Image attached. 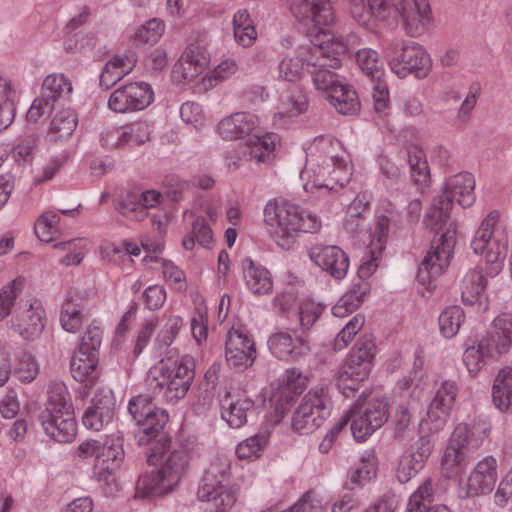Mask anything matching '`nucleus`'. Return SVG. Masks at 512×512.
<instances>
[{
    "label": "nucleus",
    "instance_id": "nucleus-1",
    "mask_svg": "<svg viewBox=\"0 0 512 512\" xmlns=\"http://www.w3.org/2000/svg\"><path fill=\"white\" fill-rule=\"evenodd\" d=\"M288 0L290 12L300 22H311L313 28L308 32L315 53L308 59L309 64L329 65L337 68L342 59L349 54L347 40L339 33L329 29L335 22L331 3L336 0Z\"/></svg>",
    "mask_w": 512,
    "mask_h": 512
},
{
    "label": "nucleus",
    "instance_id": "nucleus-2",
    "mask_svg": "<svg viewBox=\"0 0 512 512\" xmlns=\"http://www.w3.org/2000/svg\"><path fill=\"white\" fill-rule=\"evenodd\" d=\"M353 166L341 143L329 136L316 138L306 150V164L300 173L303 189L324 194L343 188L351 179Z\"/></svg>",
    "mask_w": 512,
    "mask_h": 512
},
{
    "label": "nucleus",
    "instance_id": "nucleus-3",
    "mask_svg": "<svg viewBox=\"0 0 512 512\" xmlns=\"http://www.w3.org/2000/svg\"><path fill=\"white\" fill-rule=\"evenodd\" d=\"M451 201L438 196L429 208L424 224L435 231L429 251L422 260L417 279L427 290H433L435 280L449 267L456 244V224L450 220Z\"/></svg>",
    "mask_w": 512,
    "mask_h": 512
},
{
    "label": "nucleus",
    "instance_id": "nucleus-4",
    "mask_svg": "<svg viewBox=\"0 0 512 512\" xmlns=\"http://www.w3.org/2000/svg\"><path fill=\"white\" fill-rule=\"evenodd\" d=\"M263 216L270 233L283 248L290 247L296 233H316L322 227L319 216L286 200H270Z\"/></svg>",
    "mask_w": 512,
    "mask_h": 512
},
{
    "label": "nucleus",
    "instance_id": "nucleus-5",
    "mask_svg": "<svg viewBox=\"0 0 512 512\" xmlns=\"http://www.w3.org/2000/svg\"><path fill=\"white\" fill-rule=\"evenodd\" d=\"M491 427L482 420L457 424L441 458V471L446 478L458 477L467 466L470 454L489 436Z\"/></svg>",
    "mask_w": 512,
    "mask_h": 512
},
{
    "label": "nucleus",
    "instance_id": "nucleus-6",
    "mask_svg": "<svg viewBox=\"0 0 512 512\" xmlns=\"http://www.w3.org/2000/svg\"><path fill=\"white\" fill-rule=\"evenodd\" d=\"M491 427L482 420L457 424L441 458V471L446 478L458 477L467 466L470 454L489 436Z\"/></svg>",
    "mask_w": 512,
    "mask_h": 512
},
{
    "label": "nucleus",
    "instance_id": "nucleus-7",
    "mask_svg": "<svg viewBox=\"0 0 512 512\" xmlns=\"http://www.w3.org/2000/svg\"><path fill=\"white\" fill-rule=\"evenodd\" d=\"M231 460L224 456L214 457L199 483L197 498L210 504L212 512H227L237 502L239 488L229 485Z\"/></svg>",
    "mask_w": 512,
    "mask_h": 512
},
{
    "label": "nucleus",
    "instance_id": "nucleus-8",
    "mask_svg": "<svg viewBox=\"0 0 512 512\" xmlns=\"http://www.w3.org/2000/svg\"><path fill=\"white\" fill-rule=\"evenodd\" d=\"M45 433L60 443L71 442L77 434L71 395L64 383L50 386L46 408L40 416Z\"/></svg>",
    "mask_w": 512,
    "mask_h": 512
},
{
    "label": "nucleus",
    "instance_id": "nucleus-9",
    "mask_svg": "<svg viewBox=\"0 0 512 512\" xmlns=\"http://www.w3.org/2000/svg\"><path fill=\"white\" fill-rule=\"evenodd\" d=\"M499 219L498 211L489 212L471 241V248L484 257L487 273L492 277L502 271L509 245L508 233L498 225Z\"/></svg>",
    "mask_w": 512,
    "mask_h": 512
},
{
    "label": "nucleus",
    "instance_id": "nucleus-10",
    "mask_svg": "<svg viewBox=\"0 0 512 512\" xmlns=\"http://www.w3.org/2000/svg\"><path fill=\"white\" fill-rule=\"evenodd\" d=\"M486 338L497 355L508 353L512 347V314L498 315ZM492 398L500 411L512 412V368L505 367L499 371L494 380Z\"/></svg>",
    "mask_w": 512,
    "mask_h": 512
},
{
    "label": "nucleus",
    "instance_id": "nucleus-11",
    "mask_svg": "<svg viewBox=\"0 0 512 512\" xmlns=\"http://www.w3.org/2000/svg\"><path fill=\"white\" fill-rule=\"evenodd\" d=\"M128 410L137 423L135 439L140 447H148L147 463L160 461V419L158 407L149 395L130 400Z\"/></svg>",
    "mask_w": 512,
    "mask_h": 512
},
{
    "label": "nucleus",
    "instance_id": "nucleus-12",
    "mask_svg": "<svg viewBox=\"0 0 512 512\" xmlns=\"http://www.w3.org/2000/svg\"><path fill=\"white\" fill-rule=\"evenodd\" d=\"M387 62L400 78L412 74L416 78H426L432 70V59L419 43L407 40H393L384 49Z\"/></svg>",
    "mask_w": 512,
    "mask_h": 512
},
{
    "label": "nucleus",
    "instance_id": "nucleus-13",
    "mask_svg": "<svg viewBox=\"0 0 512 512\" xmlns=\"http://www.w3.org/2000/svg\"><path fill=\"white\" fill-rule=\"evenodd\" d=\"M195 375V363L191 356L180 355L177 349L167 351L162 358V377L165 379L164 397L168 403H176L188 392Z\"/></svg>",
    "mask_w": 512,
    "mask_h": 512
},
{
    "label": "nucleus",
    "instance_id": "nucleus-14",
    "mask_svg": "<svg viewBox=\"0 0 512 512\" xmlns=\"http://www.w3.org/2000/svg\"><path fill=\"white\" fill-rule=\"evenodd\" d=\"M329 388L314 387L302 398L292 417V428L299 434H309L321 426L330 413Z\"/></svg>",
    "mask_w": 512,
    "mask_h": 512
},
{
    "label": "nucleus",
    "instance_id": "nucleus-15",
    "mask_svg": "<svg viewBox=\"0 0 512 512\" xmlns=\"http://www.w3.org/2000/svg\"><path fill=\"white\" fill-rule=\"evenodd\" d=\"M389 403L384 398L358 399L349 409L350 430L357 442L365 441L381 428L389 417Z\"/></svg>",
    "mask_w": 512,
    "mask_h": 512
},
{
    "label": "nucleus",
    "instance_id": "nucleus-16",
    "mask_svg": "<svg viewBox=\"0 0 512 512\" xmlns=\"http://www.w3.org/2000/svg\"><path fill=\"white\" fill-rule=\"evenodd\" d=\"M498 468V460L492 455L479 459L459 481V496L468 499L490 495L498 481Z\"/></svg>",
    "mask_w": 512,
    "mask_h": 512
},
{
    "label": "nucleus",
    "instance_id": "nucleus-17",
    "mask_svg": "<svg viewBox=\"0 0 512 512\" xmlns=\"http://www.w3.org/2000/svg\"><path fill=\"white\" fill-rule=\"evenodd\" d=\"M256 358V345L246 327L233 325L225 339L227 365L235 371L242 372L251 367Z\"/></svg>",
    "mask_w": 512,
    "mask_h": 512
},
{
    "label": "nucleus",
    "instance_id": "nucleus-18",
    "mask_svg": "<svg viewBox=\"0 0 512 512\" xmlns=\"http://www.w3.org/2000/svg\"><path fill=\"white\" fill-rule=\"evenodd\" d=\"M46 311L37 298L21 300L11 321V329L24 340L33 341L40 337L46 326Z\"/></svg>",
    "mask_w": 512,
    "mask_h": 512
},
{
    "label": "nucleus",
    "instance_id": "nucleus-19",
    "mask_svg": "<svg viewBox=\"0 0 512 512\" xmlns=\"http://www.w3.org/2000/svg\"><path fill=\"white\" fill-rule=\"evenodd\" d=\"M389 1L398 13L402 28L409 37H421L432 27L433 16L428 0Z\"/></svg>",
    "mask_w": 512,
    "mask_h": 512
},
{
    "label": "nucleus",
    "instance_id": "nucleus-20",
    "mask_svg": "<svg viewBox=\"0 0 512 512\" xmlns=\"http://www.w3.org/2000/svg\"><path fill=\"white\" fill-rule=\"evenodd\" d=\"M309 379L298 368L287 369L279 379L278 388L271 396V403L274 407V414L270 421L274 424L279 423L289 412L294 398L301 394Z\"/></svg>",
    "mask_w": 512,
    "mask_h": 512
},
{
    "label": "nucleus",
    "instance_id": "nucleus-21",
    "mask_svg": "<svg viewBox=\"0 0 512 512\" xmlns=\"http://www.w3.org/2000/svg\"><path fill=\"white\" fill-rule=\"evenodd\" d=\"M458 394L456 382L446 380L437 388L428 407L425 424L431 433H437L446 426Z\"/></svg>",
    "mask_w": 512,
    "mask_h": 512
},
{
    "label": "nucleus",
    "instance_id": "nucleus-22",
    "mask_svg": "<svg viewBox=\"0 0 512 512\" xmlns=\"http://www.w3.org/2000/svg\"><path fill=\"white\" fill-rule=\"evenodd\" d=\"M210 61V53L204 45L190 43L174 64L171 77L176 83L190 82L208 67Z\"/></svg>",
    "mask_w": 512,
    "mask_h": 512
},
{
    "label": "nucleus",
    "instance_id": "nucleus-23",
    "mask_svg": "<svg viewBox=\"0 0 512 512\" xmlns=\"http://www.w3.org/2000/svg\"><path fill=\"white\" fill-rule=\"evenodd\" d=\"M160 204V191L131 190L118 202V212L128 220L141 222L153 215Z\"/></svg>",
    "mask_w": 512,
    "mask_h": 512
},
{
    "label": "nucleus",
    "instance_id": "nucleus-24",
    "mask_svg": "<svg viewBox=\"0 0 512 512\" xmlns=\"http://www.w3.org/2000/svg\"><path fill=\"white\" fill-rule=\"evenodd\" d=\"M270 353L279 360L295 361L310 351V342L307 336L298 330L276 331L267 341Z\"/></svg>",
    "mask_w": 512,
    "mask_h": 512
},
{
    "label": "nucleus",
    "instance_id": "nucleus-25",
    "mask_svg": "<svg viewBox=\"0 0 512 512\" xmlns=\"http://www.w3.org/2000/svg\"><path fill=\"white\" fill-rule=\"evenodd\" d=\"M433 448L434 443L431 439L428 436H421L411 448L401 456L396 470L398 481L407 483L422 470Z\"/></svg>",
    "mask_w": 512,
    "mask_h": 512
},
{
    "label": "nucleus",
    "instance_id": "nucleus-26",
    "mask_svg": "<svg viewBox=\"0 0 512 512\" xmlns=\"http://www.w3.org/2000/svg\"><path fill=\"white\" fill-rule=\"evenodd\" d=\"M389 231V219L385 215L377 217L374 230L370 233L368 245V258L365 259L358 269L359 281H365L378 268L379 259L385 249Z\"/></svg>",
    "mask_w": 512,
    "mask_h": 512
},
{
    "label": "nucleus",
    "instance_id": "nucleus-27",
    "mask_svg": "<svg viewBox=\"0 0 512 512\" xmlns=\"http://www.w3.org/2000/svg\"><path fill=\"white\" fill-rule=\"evenodd\" d=\"M101 450L97 454L94 469L99 480H108L123 464L125 452L123 441L119 436H111L102 441Z\"/></svg>",
    "mask_w": 512,
    "mask_h": 512
},
{
    "label": "nucleus",
    "instance_id": "nucleus-28",
    "mask_svg": "<svg viewBox=\"0 0 512 512\" xmlns=\"http://www.w3.org/2000/svg\"><path fill=\"white\" fill-rule=\"evenodd\" d=\"M311 260L333 278L343 279L349 269V258L338 246H316L310 251Z\"/></svg>",
    "mask_w": 512,
    "mask_h": 512
},
{
    "label": "nucleus",
    "instance_id": "nucleus-29",
    "mask_svg": "<svg viewBox=\"0 0 512 512\" xmlns=\"http://www.w3.org/2000/svg\"><path fill=\"white\" fill-rule=\"evenodd\" d=\"M355 59L358 67L370 79L373 96H388V85L383 77V62L378 52L371 48H363L357 51Z\"/></svg>",
    "mask_w": 512,
    "mask_h": 512
},
{
    "label": "nucleus",
    "instance_id": "nucleus-30",
    "mask_svg": "<svg viewBox=\"0 0 512 512\" xmlns=\"http://www.w3.org/2000/svg\"><path fill=\"white\" fill-rule=\"evenodd\" d=\"M312 53H315V50L309 53L305 61L308 66L314 68V70L311 71L313 75L312 80L318 92L325 96H348L351 92L355 93L345 77L333 71L322 69V67L326 65L320 66L317 64L314 66L312 63L309 64L308 59ZM327 66L330 67L329 65Z\"/></svg>",
    "mask_w": 512,
    "mask_h": 512
},
{
    "label": "nucleus",
    "instance_id": "nucleus-31",
    "mask_svg": "<svg viewBox=\"0 0 512 512\" xmlns=\"http://www.w3.org/2000/svg\"><path fill=\"white\" fill-rule=\"evenodd\" d=\"M115 401L111 390L103 389L96 394L92 405L85 411L82 422L86 428L99 431L111 421L114 415Z\"/></svg>",
    "mask_w": 512,
    "mask_h": 512
},
{
    "label": "nucleus",
    "instance_id": "nucleus-32",
    "mask_svg": "<svg viewBox=\"0 0 512 512\" xmlns=\"http://www.w3.org/2000/svg\"><path fill=\"white\" fill-rule=\"evenodd\" d=\"M439 196L449 199L451 207H453L454 201L463 208L472 206L476 200L474 176L468 172L451 176L447 179Z\"/></svg>",
    "mask_w": 512,
    "mask_h": 512
},
{
    "label": "nucleus",
    "instance_id": "nucleus-33",
    "mask_svg": "<svg viewBox=\"0 0 512 512\" xmlns=\"http://www.w3.org/2000/svg\"><path fill=\"white\" fill-rule=\"evenodd\" d=\"M98 356L95 352L78 350L71 360L70 370L73 378L86 389L93 388L100 378Z\"/></svg>",
    "mask_w": 512,
    "mask_h": 512
},
{
    "label": "nucleus",
    "instance_id": "nucleus-34",
    "mask_svg": "<svg viewBox=\"0 0 512 512\" xmlns=\"http://www.w3.org/2000/svg\"><path fill=\"white\" fill-rule=\"evenodd\" d=\"M243 279L246 288L255 296L269 295L273 291V278L264 266L246 258L242 261Z\"/></svg>",
    "mask_w": 512,
    "mask_h": 512
},
{
    "label": "nucleus",
    "instance_id": "nucleus-35",
    "mask_svg": "<svg viewBox=\"0 0 512 512\" xmlns=\"http://www.w3.org/2000/svg\"><path fill=\"white\" fill-rule=\"evenodd\" d=\"M258 124L256 115L248 112H237L219 122L218 133L226 140L241 139L250 135Z\"/></svg>",
    "mask_w": 512,
    "mask_h": 512
},
{
    "label": "nucleus",
    "instance_id": "nucleus-36",
    "mask_svg": "<svg viewBox=\"0 0 512 512\" xmlns=\"http://www.w3.org/2000/svg\"><path fill=\"white\" fill-rule=\"evenodd\" d=\"M463 362L470 375L476 376L489 357L497 355L486 337H469L465 342Z\"/></svg>",
    "mask_w": 512,
    "mask_h": 512
},
{
    "label": "nucleus",
    "instance_id": "nucleus-37",
    "mask_svg": "<svg viewBox=\"0 0 512 512\" xmlns=\"http://www.w3.org/2000/svg\"><path fill=\"white\" fill-rule=\"evenodd\" d=\"M371 371V367L347 358L338 373V388L346 397L354 395L360 389L362 383L368 379Z\"/></svg>",
    "mask_w": 512,
    "mask_h": 512
},
{
    "label": "nucleus",
    "instance_id": "nucleus-38",
    "mask_svg": "<svg viewBox=\"0 0 512 512\" xmlns=\"http://www.w3.org/2000/svg\"><path fill=\"white\" fill-rule=\"evenodd\" d=\"M487 279L480 269H470L461 281V297L466 305H479L486 308Z\"/></svg>",
    "mask_w": 512,
    "mask_h": 512
},
{
    "label": "nucleus",
    "instance_id": "nucleus-39",
    "mask_svg": "<svg viewBox=\"0 0 512 512\" xmlns=\"http://www.w3.org/2000/svg\"><path fill=\"white\" fill-rule=\"evenodd\" d=\"M281 146V137L274 132L253 136L247 142L250 160L257 164H270Z\"/></svg>",
    "mask_w": 512,
    "mask_h": 512
},
{
    "label": "nucleus",
    "instance_id": "nucleus-40",
    "mask_svg": "<svg viewBox=\"0 0 512 512\" xmlns=\"http://www.w3.org/2000/svg\"><path fill=\"white\" fill-rule=\"evenodd\" d=\"M189 455L187 450H174L164 462H162V495L171 492L180 482V479L188 465Z\"/></svg>",
    "mask_w": 512,
    "mask_h": 512
},
{
    "label": "nucleus",
    "instance_id": "nucleus-41",
    "mask_svg": "<svg viewBox=\"0 0 512 512\" xmlns=\"http://www.w3.org/2000/svg\"><path fill=\"white\" fill-rule=\"evenodd\" d=\"M78 124V117L74 110L63 109L53 117L47 139L49 142L58 143L72 136Z\"/></svg>",
    "mask_w": 512,
    "mask_h": 512
},
{
    "label": "nucleus",
    "instance_id": "nucleus-42",
    "mask_svg": "<svg viewBox=\"0 0 512 512\" xmlns=\"http://www.w3.org/2000/svg\"><path fill=\"white\" fill-rule=\"evenodd\" d=\"M135 58L129 55H115L104 66L100 75V85L109 88L124 75L130 73L135 65Z\"/></svg>",
    "mask_w": 512,
    "mask_h": 512
},
{
    "label": "nucleus",
    "instance_id": "nucleus-43",
    "mask_svg": "<svg viewBox=\"0 0 512 512\" xmlns=\"http://www.w3.org/2000/svg\"><path fill=\"white\" fill-rule=\"evenodd\" d=\"M433 487L430 479L425 480L409 497L405 512H451L445 505H431Z\"/></svg>",
    "mask_w": 512,
    "mask_h": 512
},
{
    "label": "nucleus",
    "instance_id": "nucleus-44",
    "mask_svg": "<svg viewBox=\"0 0 512 512\" xmlns=\"http://www.w3.org/2000/svg\"><path fill=\"white\" fill-rule=\"evenodd\" d=\"M98 45L97 36L90 31H80L65 36L63 49L68 54L90 56Z\"/></svg>",
    "mask_w": 512,
    "mask_h": 512
},
{
    "label": "nucleus",
    "instance_id": "nucleus-45",
    "mask_svg": "<svg viewBox=\"0 0 512 512\" xmlns=\"http://www.w3.org/2000/svg\"><path fill=\"white\" fill-rule=\"evenodd\" d=\"M466 320L464 310L458 305H451L440 313L438 317L439 331L446 339L454 338Z\"/></svg>",
    "mask_w": 512,
    "mask_h": 512
},
{
    "label": "nucleus",
    "instance_id": "nucleus-46",
    "mask_svg": "<svg viewBox=\"0 0 512 512\" xmlns=\"http://www.w3.org/2000/svg\"><path fill=\"white\" fill-rule=\"evenodd\" d=\"M237 71V64L232 59H225L212 71L208 72L197 85V93H204L216 87L224 80L234 75Z\"/></svg>",
    "mask_w": 512,
    "mask_h": 512
},
{
    "label": "nucleus",
    "instance_id": "nucleus-47",
    "mask_svg": "<svg viewBox=\"0 0 512 512\" xmlns=\"http://www.w3.org/2000/svg\"><path fill=\"white\" fill-rule=\"evenodd\" d=\"M234 37L244 47L251 46L256 40V30L247 10H238L233 16Z\"/></svg>",
    "mask_w": 512,
    "mask_h": 512
},
{
    "label": "nucleus",
    "instance_id": "nucleus-48",
    "mask_svg": "<svg viewBox=\"0 0 512 512\" xmlns=\"http://www.w3.org/2000/svg\"><path fill=\"white\" fill-rule=\"evenodd\" d=\"M252 407L253 402L246 397L231 399L222 411V418L231 428H240L246 423L247 412Z\"/></svg>",
    "mask_w": 512,
    "mask_h": 512
},
{
    "label": "nucleus",
    "instance_id": "nucleus-49",
    "mask_svg": "<svg viewBox=\"0 0 512 512\" xmlns=\"http://www.w3.org/2000/svg\"><path fill=\"white\" fill-rule=\"evenodd\" d=\"M84 321L83 308L72 298L64 301L60 312V324L62 328L69 333L78 332Z\"/></svg>",
    "mask_w": 512,
    "mask_h": 512
},
{
    "label": "nucleus",
    "instance_id": "nucleus-50",
    "mask_svg": "<svg viewBox=\"0 0 512 512\" xmlns=\"http://www.w3.org/2000/svg\"><path fill=\"white\" fill-rule=\"evenodd\" d=\"M160 461L147 463L148 469L141 475L137 482V495L141 497H153L159 494L160 489Z\"/></svg>",
    "mask_w": 512,
    "mask_h": 512
},
{
    "label": "nucleus",
    "instance_id": "nucleus-51",
    "mask_svg": "<svg viewBox=\"0 0 512 512\" xmlns=\"http://www.w3.org/2000/svg\"><path fill=\"white\" fill-rule=\"evenodd\" d=\"M39 374V364L35 356L23 351L16 357L14 375L23 384L33 382Z\"/></svg>",
    "mask_w": 512,
    "mask_h": 512
},
{
    "label": "nucleus",
    "instance_id": "nucleus-52",
    "mask_svg": "<svg viewBox=\"0 0 512 512\" xmlns=\"http://www.w3.org/2000/svg\"><path fill=\"white\" fill-rule=\"evenodd\" d=\"M73 91L71 79L64 73H51L41 84L42 96H67Z\"/></svg>",
    "mask_w": 512,
    "mask_h": 512
},
{
    "label": "nucleus",
    "instance_id": "nucleus-53",
    "mask_svg": "<svg viewBox=\"0 0 512 512\" xmlns=\"http://www.w3.org/2000/svg\"><path fill=\"white\" fill-rule=\"evenodd\" d=\"M376 353L374 338L371 335H364L358 339L347 358L373 368Z\"/></svg>",
    "mask_w": 512,
    "mask_h": 512
},
{
    "label": "nucleus",
    "instance_id": "nucleus-54",
    "mask_svg": "<svg viewBox=\"0 0 512 512\" xmlns=\"http://www.w3.org/2000/svg\"><path fill=\"white\" fill-rule=\"evenodd\" d=\"M378 461L373 451H366L360 459V463L351 473L350 480L354 484L363 486L377 474Z\"/></svg>",
    "mask_w": 512,
    "mask_h": 512
},
{
    "label": "nucleus",
    "instance_id": "nucleus-55",
    "mask_svg": "<svg viewBox=\"0 0 512 512\" xmlns=\"http://www.w3.org/2000/svg\"><path fill=\"white\" fill-rule=\"evenodd\" d=\"M25 285L23 277L15 278L0 289V321L4 320L11 312L17 297L21 294Z\"/></svg>",
    "mask_w": 512,
    "mask_h": 512
},
{
    "label": "nucleus",
    "instance_id": "nucleus-56",
    "mask_svg": "<svg viewBox=\"0 0 512 512\" xmlns=\"http://www.w3.org/2000/svg\"><path fill=\"white\" fill-rule=\"evenodd\" d=\"M408 162L414 183L419 186H426L430 174L424 152L417 147L410 148L408 150Z\"/></svg>",
    "mask_w": 512,
    "mask_h": 512
},
{
    "label": "nucleus",
    "instance_id": "nucleus-57",
    "mask_svg": "<svg viewBox=\"0 0 512 512\" xmlns=\"http://www.w3.org/2000/svg\"><path fill=\"white\" fill-rule=\"evenodd\" d=\"M274 115V124L285 127L289 121L307 109L306 98H285Z\"/></svg>",
    "mask_w": 512,
    "mask_h": 512
},
{
    "label": "nucleus",
    "instance_id": "nucleus-58",
    "mask_svg": "<svg viewBox=\"0 0 512 512\" xmlns=\"http://www.w3.org/2000/svg\"><path fill=\"white\" fill-rule=\"evenodd\" d=\"M323 311L324 307L320 303L309 298L301 300L298 307V317L301 328L299 333H303V335L307 336V332L319 319Z\"/></svg>",
    "mask_w": 512,
    "mask_h": 512
},
{
    "label": "nucleus",
    "instance_id": "nucleus-59",
    "mask_svg": "<svg viewBox=\"0 0 512 512\" xmlns=\"http://www.w3.org/2000/svg\"><path fill=\"white\" fill-rule=\"evenodd\" d=\"M60 217L56 212L46 211L39 216L35 223V233L43 242L53 241L59 232Z\"/></svg>",
    "mask_w": 512,
    "mask_h": 512
},
{
    "label": "nucleus",
    "instance_id": "nucleus-60",
    "mask_svg": "<svg viewBox=\"0 0 512 512\" xmlns=\"http://www.w3.org/2000/svg\"><path fill=\"white\" fill-rule=\"evenodd\" d=\"M268 443V434L258 433L249 437L237 445L236 454L239 459L258 458Z\"/></svg>",
    "mask_w": 512,
    "mask_h": 512
},
{
    "label": "nucleus",
    "instance_id": "nucleus-61",
    "mask_svg": "<svg viewBox=\"0 0 512 512\" xmlns=\"http://www.w3.org/2000/svg\"><path fill=\"white\" fill-rule=\"evenodd\" d=\"M365 324V317L362 314H356L353 316L342 330L336 335L333 348L335 351H341L345 349L357 333L363 328Z\"/></svg>",
    "mask_w": 512,
    "mask_h": 512
},
{
    "label": "nucleus",
    "instance_id": "nucleus-62",
    "mask_svg": "<svg viewBox=\"0 0 512 512\" xmlns=\"http://www.w3.org/2000/svg\"><path fill=\"white\" fill-rule=\"evenodd\" d=\"M86 240L74 239L54 245V249L65 252L66 255L60 259V263L65 266L78 265L84 257V247Z\"/></svg>",
    "mask_w": 512,
    "mask_h": 512
},
{
    "label": "nucleus",
    "instance_id": "nucleus-63",
    "mask_svg": "<svg viewBox=\"0 0 512 512\" xmlns=\"http://www.w3.org/2000/svg\"><path fill=\"white\" fill-rule=\"evenodd\" d=\"M126 146H138L150 140L151 126L147 122H135L123 126Z\"/></svg>",
    "mask_w": 512,
    "mask_h": 512
},
{
    "label": "nucleus",
    "instance_id": "nucleus-64",
    "mask_svg": "<svg viewBox=\"0 0 512 512\" xmlns=\"http://www.w3.org/2000/svg\"><path fill=\"white\" fill-rule=\"evenodd\" d=\"M370 293V285L366 281L354 283L352 288L337 302L348 308L352 313L363 303L364 298Z\"/></svg>",
    "mask_w": 512,
    "mask_h": 512
}]
</instances>
